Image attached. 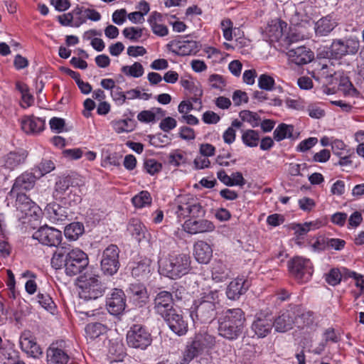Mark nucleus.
<instances>
[{
  "mask_svg": "<svg viewBox=\"0 0 364 364\" xmlns=\"http://www.w3.org/2000/svg\"><path fill=\"white\" fill-rule=\"evenodd\" d=\"M360 44L359 37L353 35L345 39H336L331 45L330 53L335 58H340L346 55H354L359 50Z\"/></svg>",
  "mask_w": 364,
  "mask_h": 364,
  "instance_id": "7",
  "label": "nucleus"
},
{
  "mask_svg": "<svg viewBox=\"0 0 364 364\" xmlns=\"http://www.w3.org/2000/svg\"><path fill=\"white\" fill-rule=\"evenodd\" d=\"M89 264L88 257L82 250L76 248L67 252L65 272L67 275L74 276L82 272Z\"/></svg>",
  "mask_w": 364,
  "mask_h": 364,
  "instance_id": "8",
  "label": "nucleus"
},
{
  "mask_svg": "<svg viewBox=\"0 0 364 364\" xmlns=\"http://www.w3.org/2000/svg\"><path fill=\"white\" fill-rule=\"evenodd\" d=\"M127 293L136 306H142L149 298L146 287L139 283L131 284L127 290Z\"/></svg>",
  "mask_w": 364,
  "mask_h": 364,
  "instance_id": "26",
  "label": "nucleus"
},
{
  "mask_svg": "<svg viewBox=\"0 0 364 364\" xmlns=\"http://www.w3.org/2000/svg\"><path fill=\"white\" fill-rule=\"evenodd\" d=\"M297 309L296 306L289 305L288 309L283 311L273 322L275 331L284 333L291 329L296 323L295 314L299 311Z\"/></svg>",
  "mask_w": 364,
  "mask_h": 364,
  "instance_id": "14",
  "label": "nucleus"
},
{
  "mask_svg": "<svg viewBox=\"0 0 364 364\" xmlns=\"http://www.w3.org/2000/svg\"><path fill=\"white\" fill-rule=\"evenodd\" d=\"M144 30V28L128 27L123 30L122 33L126 38L134 42L143 36Z\"/></svg>",
  "mask_w": 364,
  "mask_h": 364,
  "instance_id": "51",
  "label": "nucleus"
},
{
  "mask_svg": "<svg viewBox=\"0 0 364 364\" xmlns=\"http://www.w3.org/2000/svg\"><path fill=\"white\" fill-rule=\"evenodd\" d=\"M27 157V153L24 150L10 151L1 159L2 166L9 170H14L23 164Z\"/></svg>",
  "mask_w": 364,
  "mask_h": 364,
  "instance_id": "24",
  "label": "nucleus"
},
{
  "mask_svg": "<svg viewBox=\"0 0 364 364\" xmlns=\"http://www.w3.org/2000/svg\"><path fill=\"white\" fill-rule=\"evenodd\" d=\"M151 336L148 331L139 324H135L127 333V342L129 347L146 349L151 343Z\"/></svg>",
  "mask_w": 364,
  "mask_h": 364,
  "instance_id": "9",
  "label": "nucleus"
},
{
  "mask_svg": "<svg viewBox=\"0 0 364 364\" xmlns=\"http://www.w3.org/2000/svg\"><path fill=\"white\" fill-rule=\"evenodd\" d=\"M55 168L53 162L50 160H43L39 165L33 169L37 175V177L41 176L50 173Z\"/></svg>",
  "mask_w": 364,
  "mask_h": 364,
  "instance_id": "49",
  "label": "nucleus"
},
{
  "mask_svg": "<svg viewBox=\"0 0 364 364\" xmlns=\"http://www.w3.org/2000/svg\"><path fill=\"white\" fill-rule=\"evenodd\" d=\"M194 311L197 319L200 323H208L212 322L217 315V306L219 305V295L218 291H210L205 293L203 297L195 301Z\"/></svg>",
  "mask_w": 364,
  "mask_h": 364,
  "instance_id": "3",
  "label": "nucleus"
},
{
  "mask_svg": "<svg viewBox=\"0 0 364 364\" xmlns=\"http://www.w3.org/2000/svg\"><path fill=\"white\" fill-rule=\"evenodd\" d=\"M339 157V161H338L336 165L343 167H357L358 164L354 163L353 159L355 158V156L352 151H346V153L341 154Z\"/></svg>",
  "mask_w": 364,
  "mask_h": 364,
  "instance_id": "48",
  "label": "nucleus"
},
{
  "mask_svg": "<svg viewBox=\"0 0 364 364\" xmlns=\"http://www.w3.org/2000/svg\"><path fill=\"white\" fill-rule=\"evenodd\" d=\"M336 23L332 16L328 15L315 23L314 30L317 36H326L336 27Z\"/></svg>",
  "mask_w": 364,
  "mask_h": 364,
  "instance_id": "30",
  "label": "nucleus"
},
{
  "mask_svg": "<svg viewBox=\"0 0 364 364\" xmlns=\"http://www.w3.org/2000/svg\"><path fill=\"white\" fill-rule=\"evenodd\" d=\"M48 219L56 225L60 224L68 219V210L56 203H49L44 210Z\"/></svg>",
  "mask_w": 364,
  "mask_h": 364,
  "instance_id": "20",
  "label": "nucleus"
},
{
  "mask_svg": "<svg viewBox=\"0 0 364 364\" xmlns=\"http://www.w3.org/2000/svg\"><path fill=\"white\" fill-rule=\"evenodd\" d=\"M19 343L22 350L32 357H38L42 353L41 348L30 331H24L21 333Z\"/></svg>",
  "mask_w": 364,
  "mask_h": 364,
  "instance_id": "23",
  "label": "nucleus"
},
{
  "mask_svg": "<svg viewBox=\"0 0 364 364\" xmlns=\"http://www.w3.org/2000/svg\"><path fill=\"white\" fill-rule=\"evenodd\" d=\"M84 232V226L79 222L72 223L65 226L64 234L69 240L75 241Z\"/></svg>",
  "mask_w": 364,
  "mask_h": 364,
  "instance_id": "35",
  "label": "nucleus"
},
{
  "mask_svg": "<svg viewBox=\"0 0 364 364\" xmlns=\"http://www.w3.org/2000/svg\"><path fill=\"white\" fill-rule=\"evenodd\" d=\"M242 142L249 147H255L259 144V133L253 129L244 131L242 135Z\"/></svg>",
  "mask_w": 364,
  "mask_h": 364,
  "instance_id": "42",
  "label": "nucleus"
},
{
  "mask_svg": "<svg viewBox=\"0 0 364 364\" xmlns=\"http://www.w3.org/2000/svg\"><path fill=\"white\" fill-rule=\"evenodd\" d=\"M215 344V338L207 332H199L195 335L184 351V360L190 362L195 357L208 353Z\"/></svg>",
  "mask_w": 364,
  "mask_h": 364,
  "instance_id": "5",
  "label": "nucleus"
},
{
  "mask_svg": "<svg viewBox=\"0 0 364 364\" xmlns=\"http://www.w3.org/2000/svg\"><path fill=\"white\" fill-rule=\"evenodd\" d=\"M84 8H76L75 10H73V20H74V25L76 27L80 26L81 24L84 23L87 21V17L85 16L83 14Z\"/></svg>",
  "mask_w": 364,
  "mask_h": 364,
  "instance_id": "60",
  "label": "nucleus"
},
{
  "mask_svg": "<svg viewBox=\"0 0 364 364\" xmlns=\"http://www.w3.org/2000/svg\"><path fill=\"white\" fill-rule=\"evenodd\" d=\"M144 166L146 172L151 175H154L159 172L162 168L161 164L157 162L154 159H146L144 161Z\"/></svg>",
  "mask_w": 364,
  "mask_h": 364,
  "instance_id": "54",
  "label": "nucleus"
},
{
  "mask_svg": "<svg viewBox=\"0 0 364 364\" xmlns=\"http://www.w3.org/2000/svg\"><path fill=\"white\" fill-rule=\"evenodd\" d=\"M299 208L304 211H310L316 205L314 200L310 198L304 197L299 200Z\"/></svg>",
  "mask_w": 364,
  "mask_h": 364,
  "instance_id": "64",
  "label": "nucleus"
},
{
  "mask_svg": "<svg viewBox=\"0 0 364 364\" xmlns=\"http://www.w3.org/2000/svg\"><path fill=\"white\" fill-rule=\"evenodd\" d=\"M240 117L243 122H247L255 128L257 127L260 123V117L257 113L250 110H242L239 114Z\"/></svg>",
  "mask_w": 364,
  "mask_h": 364,
  "instance_id": "46",
  "label": "nucleus"
},
{
  "mask_svg": "<svg viewBox=\"0 0 364 364\" xmlns=\"http://www.w3.org/2000/svg\"><path fill=\"white\" fill-rule=\"evenodd\" d=\"M183 228L186 232L191 235L213 232L215 228L213 223L208 220L193 218L186 220Z\"/></svg>",
  "mask_w": 364,
  "mask_h": 364,
  "instance_id": "16",
  "label": "nucleus"
},
{
  "mask_svg": "<svg viewBox=\"0 0 364 364\" xmlns=\"http://www.w3.org/2000/svg\"><path fill=\"white\" fill-rule=\"evenodd\" d=\"M346 242L343 240L338 238H328L327 237V240L326 245H327V248L334 249L336 250H341L345 246Z\"/></svg>",
  "mask_w": 364,
  "mask_h": 364,
  "instance_id": "62",
  "label": "nucleus"
},
{
  "mask_svg": "<svg viewBox=\"0 0 364 364\" xmlns=\"http://www.w3.org/2000/svg\"><path fill=\"white\" fill-rule=\"evenodd\" d=\"M124 294L120 290L115 289L107 300V308L109 314L118 315L121 314L125 308Z\"/></svg>",
  "mask_w": 364,
  "mask_h": 364,
  "instance_id": "22",
  "label": "nucleus"
},
{
  "mask_svg": "<svg viewBox=\"0 0 364 364\" xmlns=\"http://www.w3.org/2000/svg\"><path fill=\"white\" fill-rule=\"evenodd\" d=\"M132 201L136 208H141L151 203V197L148 191H143L133 197Z\"/></svg>",
  "mask_w": 364,
  "mask_h": 364,
  "instance_id": "44",
  "label": "nucleus"
},
{
  "mask_svg": "<svg viewBox=\"0 0 364 364\" xmlns=\"http://www.w3.org/2000/svg\"><path fill=\"white\" fill-rule=\"evenodd\" d=\"M287 24L279 18L271 20L265 28V33L272 41H279L286 32Z\"/></svg>",
  "mask_w": 364,
  "mask_h": 364,
  "instance_id": "25",
  "label": "nucleus"
},
{
  "mask_svg": "<svg viewBox=\"0 0 364 364\" xmlns=\"http://www.w3.org/2000/svg\"><path fill=\"white\" fill-rule=\"evenodd\" d=\"M176 214L178 218H198L205 213L199 200L191 195L179 196L177 198Z\"/></svg>",
  "mask_w": 364,
  "mask_h": 364,
  "instance_id": "6",
  "label": "nucleus"
},
{
  "mask_svg": "<svg viewBox=\"0 0 364 364\" xmlns=\"http://www.w3.org/2000/svg\"><path fill=\"white\" fill-rule=\"evenodd\" d=\"M23 205L17 206V210L25 215V217L36 218L41 213L40 207L30 198Z\"/></svg>",
  "mask_w": 364,
  "mask_h": 364,
  "instance_id": "40",
  "label": "nucleus"
},
{
  "mask_svg": "<svg viewBox=\"0 0 364 364\" xmlns=\"http://www.w3.org/2000/svg\"><path fill=\"white\" fill-rule=\"evenodd\" d=\"M67 262V253L63 248L58 250L53 255L51 258V265L55 269H60L62 267H65V263Z\"/></svg>",
  "mask_w": 364,
  "mask_h": 364,
  "instance_id": "45",
  "label": "nucleus"
},
{
  "mask_svg": "<svg viewBox=\"0 0 364 364\" xmlns=\"http://www.w3.org/2000/svg\"><path fill=\"white\" fill-rule=\"evenodd\" d=\"M16 87L21 95V106L24 108L31 106L34 102V98L29 92L28 85L18 82L16 84Z\"/></svg>",
  "mask_w": 364,
  "mask_h": 364,
  "instance_id": "39",
  "label": "nucleus"
},
{
  "mask_svg": "<svg viewBox=\"0 0 364 364\" xmlns=\"http://www.w3.org/2000/svg\"><path fill=\"white\" fill-rule=\"evenodd\" d=\"M164 320L170 329L178 336L184 335L188 331V322L177 309L164 318Z\"/></svg>",
  "mask_w": 364,
  "mask_h": 364,
  "instance_id": "18",
  "label": "nucleus"
},
{
  "mask_svg": "<svg viewBox=\"0 0 364 364\" xmlns=\"http://www.w3.org/2000/svg\"><path fill=\"white\" fill-rule=\"evenodd\" d=\"M50 127L52 130H54L57 133H60L63 131L65 125V120L62 118L53 117L50 120Z\"/></svg>",
  "mask_w": 364,
  "mask_h": 364,
  "instance_id": "61",
  "label": "nucleus"
},
{
  "mask_svg": "<svg viewBox=\"0 0 364 364\" xmlns=\"http://www.w3.org/2000/svg\"><path fill=\"white\" fill-rule=\"evenodd\" d=\"M250 282L243 278H237L228 285L226 294L232 300L237 299L244 294L250 287Z\"/></svg>",
  "mask_w": 364,
  "mask_h": 364,
  "instance_id": "27",
  "label": "nucleus"
},
{
  "mask_svg": "<svg viewBox=\"0 0 364 364\" xmlns=\"http://www.w3.org/2000/svg\"><path fill=\"white\" fill-rule=\"evenodd\" d=\"M342 277L340 269H332L326 275V282L332 286L338 284L341 281Z\"/></svg>",
  "mask_w": 364,
  "mask_h": 364,
  "instance_id": "55",
  "label": "nucleus"
},
{
  "mask_svg": "<svg viewBox=\"0 0 364 364\" xmlns=\"http://www.w3.org/2000/svg\"><path fill=\"white\" fill-rule=\"evenodd\" d=\"M290 273L299 282H306L311 277L314 268L309 259L295 257L288 263Z\"/></svg>",
  "mask_w": 364,
  "mask_h": 364,
  "instance_id": "10",
  "label": "nucleus"
},
{
  "mask_svg": "<svg viewBox=\"0 0 364 364\" xmlns=\"http://www.w3.org/2000/svg\"><path fill=\"white\" fill-rule=\"evenodd\" d=\"M317 142L318 139L316 137H309L299 143L297 146V150L302 152L306 151L315 146Z\"/></svg>",
  "mask_w": 364,
  "mask_h": 364,
  "instance_id": "59",
  "label": "nucleus"
},
{
  "mask_svg": "<svg viewBox=\"0 0 364 364\" xmlns=\"http://www.w3.org/2000/svg\"><path fill=\"white\" fill-rule=\"evenodd\" d=\"M339 90L343 92L345 96L357 97L358 90L353 87V84L347 79L343 80L340 85Z\"/></svg>",
  "mask_w": 364,
  "mask_h": 364,
  "instance_id": "52",
  "label": "nucleus"
},
{
  "mask_svg": "<svg viewBox=\"0 0 364 364\" xmlns=\"http://www.w3.org/2000/svg\"><path fill=\"white\" fill-rule=\"evenodd\" d=\"M77 190H78V188L76 185H74L73 178L70 176L60 178L55 185V193H56V197L58 195L65 193L68 191H70V193L74 192V198L73 199L74 204H77L81 200L80 196L76 194Z\"/></svg>",
  "mask_w": 364,
  "mask_h": 364,
  "instance_id": "21",
  "label": "nucleus"
},
{
  "mask_svg": "<svg viewBox=\"0 0 364 364\" xmlns=\"http://www.w3.org/2000/svg\"><path fill=\"white\" fill-rule=\"evenodd\" d=\"M33 238L43 245L57 247L61 242L62 233L55 228L43 225L33 234Z\"/></svg>",
  "mask_w": 364,
  "mask_h": 364,
  "instance_id": "12",
  "label": "nucleus"
},
{
  "mask_svg": "<svg viewBox=\"0 0 364 364\" xmlns=\"http://www.w3.org/2000/svg\"><path fill=\"white\" fill-rule=\"evenodd\" d=\"M36 299L43 308L53 313L55 309V304L48 294L39 292Z\"/></svg>",
  "mask_w": 364,
  "mask_h": 364,
  "instance_id": "50",
  "label": "nucleus"
},
{
  "mask_svg": "<svg viewBox=\"0 0 364 364\" xmlns=\"http://www.w3.org/2000/svg\"><path fill=\"white\" fill-rule=\"evenodd\" d=\"M111 96L117 105H122L127 100L126 92L120 87H116L111 91Z\"/></svg>",
  "mask_w": 364,
  "mask_h": 364,
  "instance_id": "56",
  "label": "nucleus"
},
{
  "mask_svg": "<svg viewBox=\"0 0 364 364\" xmlns=\"http://www.w3.org/2000/svg\"><path fill=\"white\" fill-rule=\"evenodd\" d=\"M299 309L295 317L296 318V323L302 325H309L313 322V312L310 311H305L302 306L299 305H293Z\"/></svg>",
  "mask_w": 364,
  "mask_h": 364,
  "instance_id": "43",
  "label": "nucleus"
},
{
  "mask_svg": "<svg viewBox=\"0 0 364 364\" xmlns=\"http://www.w3.org/2000/svg\"><path fill=\"white\" fill-rule=\"evenodd\" d=\"M79 287L81 289L80 296L85 300L97 299L102 297L107 287L100 279V276L92 271L86 272L80 277Z\"/></svg>",
  "mask_w": 364,
  "mask_h": 364,
  "instance_id": "4",
  "label": "nucleus"
},
{
  "mask_svg": "<svg viewBox=\"0 0 364 364\" xmlns=\"http://www.w3.org/2000/svg\"><path fill=\"white\" fill-rule=\"evenodd\" d=\"M122 72L128 76L139 77L144 74V68L141 63L135 62L131 66H123L122 68Z\"/></svg>",
  "mask_w": 364,
  "mask_h": 364,
  "instance_id": "47",
  "label": "nucleus"
},
{
  "mask_svg": "<svg viewBox=\"0 0 364 364\" xmlns=\"http://www.w3.org/2000/svg\"><path fill=\"white\" fill-rule=\"evenodd\" d=\"M193 254L199 263L208 264L213 256V250L207 242L200 240L195 243Z\"/></svg>",
  "mask_w": 364,
  "mask_h": 364,
  "instance_id": "29",
  "label": "nucleus"
},
{
  "mask_svg": "<svg viewBox=\"0 0 364 364\" xmlns=\"http://www.w3.org/2000/svg\"><path fill=\"white\" fill-rule=\"evenodd\" d=\"M113 129L117 133L129 132L134 130L136 123L135 121L127 118L125 119H119L112 122Z\"/></svg>",
  "mask_w": 364,
  "mask_h": 364,
  "instance_id": "41",
  "label": "nucleus"
},
{
  "mask_svg": "<svg viewBox=\"0 0 364 364\" xmlns=\"http://www.w3.org/2000/svg\"><path fill=\"white\" fill-rule=\"evenodd\" d=\"M294 126L280 124L274 131V139L280 141L286 138H292L293 136Z\"/></svg>",
  "mask_w": 364,
  "mask_h": 364,
  "instance_id": "38",
  "label": "nucleus"
},
{
  "mask_svg": "<svg viewBox=\"0 0 364 364\" xmlns=\"http://www.w3.org/2000/svg\"><path fill=\"white\" fill-rule=\"evenodd\" d=\"M331 147L333 153L336 156H340L341 154L346 153V145L344 142L339 139H335L331 143Z\"/></svg>",
  "mask_w": 364,
  "mask_h": 364,
  "instance_id": "63",
  "label": "nucleus"
},
{
  "mask_svg": "<svg viewBox=\"0 0 364 364\" xmlns=\"http://www.w3.org/2000/svg\"><path fill=\"white\" fill-rule=\"evenodd\" d=\"M177 125V122L175 119L171 117H167L161 120L159 124V127L164 132H169L171 129H174Z\"/></svg>",
  "mask_w": 364,
  "mask_h": 364,
  "instance_id": "58",
  "label": "nucleus"
},
{
  "mask_svg": "<svg viewBox=\"0 0 364 364\" xmlns=\"http://www.w3.org/2000/svg\"><path fill=\"white\" fill-rule=\"evenodd\" d=\"M21 125L25 133L36 134L43 130L45 121L34 116H24L21 119Z\"/></svg>",
  "mask_w": 364,
  "mask_h": 364,
  "instance_id": "28",
  "label": "nucleus"
},
{
  "mask_svg": "<svg viewBox=\"0 0 364 364\" xmlns=\"http://www.w3.org/2000/svg\"><path fill=\"white\" fill-rule=\"evenodd\" d=\"M191 259L187 254H169L159 260V272L172 279L181 278L191 269Z\"/></svg>",
  "mask_w": 364,
  "mask_h": 364,
  "instance_id": "2",
  "label": "nucleus"
},
{
  "mask_svg": "<svg viewBox=\"0 0 364 364\" xmlns=\"http://www.w3.org/2000/svg\"><path fill=\"white\" fill-rule=\"evenodd\" d=\"M137 119L143 123L154 122L156 113L151 110H144L137 114Z\"/></svg>",
  "mask_w": 364,
  "mask_h": 364,
  "instance_id": "57",
  "label": "nucleus"
},
{
  "mask_svg": "<svg viewBox=\"0 0 364 364\" xmlns=\"http://www.w3.org/2000/svg\"><path fill=\"white\" fill-rule=\"evenodd\" d=\"M259 87L265 90H272L274 85V80L272 77L262 74L258 78Z\"/></svg>",
  "mask_w": 364,
  "mask_h": 364,
  "instance_id": "53",
  "label": "nucleus"
},
{
  "mask_svg": "<svg viewBox=\"0 0 364 364\" xmlns=\"http://www.w3.org/2000/svg\"><path fill=\"white\" fill-rule=\"evenodd\" d=\"M230 277V270L220 261L214 263L212 268V278L216 282H224Z\"/></svg>",
  "mask_w": 364,
  "mask_h": 364,
  "instance_id": "32",
  "label": "nucleus"
},
{
  "mask_svg": "<svg viewBox=\"0 0 364 364\" xmlns=\"http://www.w3.org/2000/svg\"><path fill=\"white\" fill-rule=\"evenodd\" d=\"M48 361L50 364H67L69 356L61 348L51 346L47 351Z\"/></svg>",
  "mask_w": 364,
  "mask_h": 364,
  "instance_id": "31",
  "label": "nucleus"
},
{
  "mask_svg": "<svg viewBox=\"0 0 364 364\" xmlns=\"http://www.w3.org/2000/svg\"><path fill=\"white\" fill-rule=\"evenodd\" d=\"M150 260L144 259L136 263L132 268V274L136 278H144L150 272Z\"/></svg>",
  "mask_w": 364,
  "mask_h": 364,
  "instance_id": "36",
  "label": "nucleus"
},
{
  "mask_svg": "<svg viewBox=\"0 0 364 364\" xmlns=\"http://www.w3.org/2000/svg\"><path fill=\"white\" fill-rule=\"evenodd\" d=\"M245 322L242 309H228L218 318V333L228 340H235L242 333Z\"/></svg>",
  "mask_w": 364,
  "mask_h": 364,
  "instance_id": "1",
  "label": "nucleus"
},
{
  "mask_svg": "<svg viewBox=\"0 0 364 364\" xmlns=\"http://www.w3.org/2000/svg\"><path fill=\"white\" fill-rule=\"evenodd\" d=\"M176 46L178 48L177 53L180 55H194L199 50V46L194 41H178Z\"/></svg>",
  "mask_w": 364,
  "mask_h": 364,
  "instance_id": "33",
  "label": "nucleus"
},
{
  "mask_svg": "<svg viewBox=\"0 0 364 364\" xmlns=\"http://www.w3.org/2000/svg\"><path fill=\"white\" fill-rule=\"evenodd\" d=\"M107 331L106 325L100 322L89 323L85 327V333L90 339H95L101 335L105 333Z\"/></svg>",
  "mask_w": 364,
  "mask_h": 364,
  "instance_id": "37",
  "label": "nucleus"
},
{
  "mask_svg": "<svg viewBox=\"0 0 364 364\" xmlns=\"http://www.w3.org/2000/svg\"><path fill=\"white\" fill-rule=\"evenodd\" d=\"M37 175L33 172H24L19 176H18L13 185L12 189L10 191V195L12 196L16 193V191H28L31 190L34 187Z\"/></svg>",
  "mask_w": 364,
  "mask_h": 364,
  "instance_id": "19",
  "label": "nucleus"
},
{
  "mask_svg": "<svg viewBox=\"0 0 364 364\" xmlns=\"http://www.w3.org/2000/svg\"><path fill=\"white\" fill-rule=\"evenodd\" d=\"M128 230L138 241L144 238L146 232V228L137 218H132L129 220Z\"/></svg>",
  "mask_w": 364,
  "mask_h": 364,
  "instance_id": "34",
  "label": "nucleus"
},
{
  "mask_svg": "<svg viewBox=\"0 0 364 364\" xmlns=\"http://www.w3.org/2000/svg\"><path fill=\"white\" fill-rule=\"evenodd\" d=\"M119 249L115 245H109L103 251L101 259L102 271L108 275H113L119 268Z\"/></svg>",
  "mask_w": 364,
  "mask_h": 364,
  "instance_id": "11",
  "label": "nucleus"
},
{
  "mask_svg": "<svg viewBox=\"0 0 364 364\" xmlns=\"http://www.w3.org/2000/svg\"><path fill=\"white\" fill-rule=\"evenodd\" d=\"M287 55L289 60L297 65H302L311 63L314 58V53L309 48L299 46L289 49Z\"/></svg>",
  "mask_w": 364,
  "mask_h": 364,
  "instance_id": "17",
  "label": "nucleus"
},
{
  "mask_svg": "<svg viewBox=\"0 0 364 364\" xmlns=\"http://www.w3.org/2000/svg\"><path fill=\"white\" fill-rule=\"evenodd\" d=\"M273 326L272 315L260 312L255 316L251 328L258 338H264L271 332Z\"/></svg>",
  "mask_w": 364,
  "mask_h": 364,
  "instance_id": "15",
  "label": "nucleus"
},
{
  "mask_svg": "<svg viewBox=\"0 0 364 364\" xmlns=\"http://www.w3.org/2000/svg\"><path fill=\"white\" fill-rule=\"evenodd\" d=\"M154 309L156 314L163 318L173 312L176 309L173 307L172 294L167 291H161L158 293L154 299Z\"/></svg>",
  "mask_w": 364,
  "mask_h": 364,
  "instance_id": "13",
  "label": "nucleus"
}]
</instances>
